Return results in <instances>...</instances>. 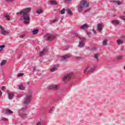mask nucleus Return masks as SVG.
Returning a JSON list of instances; mask_svg holds the SVG:
<instances>
[{"label": "nucleus", "mask_w": 125, "mask_h": 125, "mask_svg": "<svg viewBox=\"0 0 125 125\" xmlns=\"http://www.w3.org/2000/svg\"><path fill=\"white\" fill-rule=\"evenodd\" d=\"M30 10H31L30 8H26L22 10L20 12L21 15H22V18L24 19L23 23L25 25H28V24L30 23V20H31L30 15L29 14Z\"/></svg>", "instance_id": "obj_1"}, {"label": "nucleus", "mask_w": 125, "mask_h": 125, "mask_svg": "<svg viewBox=\"0 0 125 125\" xmlns=\"http://www.w3.org/2000/svg\"><path fill=\"white\" fill-rule=\"evenodd\" d=\"M77 7L79 12H82L83 9V7H85V8L89 7V2H87V0H82V1L80 2L79 6Z\"/></svg>", "instance_id": "obj_2"}, {"label": "nucleus", "mask_w": 125, "mask_h": 125, "mask_svg": "<svg viewBox=\"0 0 125 125\" xmlns=\"http://www.w3.org/2000/svg\"><path fill=\"white\" fill-rule=\"evenodd\" d=\"M33 94V91L29 90L28 92L25 94L24 98V105H26L25 107L28 106V104L31 102V98H32V95Z\"/></svg>", "instance_id": "obj_3"}, {"label": "nucleus", "mask_w": 125, "mask_h": 125, "mask_svg": "<svg viewBox=\"0 0 125 125\" xmlns=\"http://www.w3.org/2000/svg\"><path fill=\"white\" fill-rule=\"evenodd\" d=\"M88 68H89V66H87L85 68V69H84V71H83L84 74H85L86 75H87L88 74H91V73H93V71L95 69V67H93L91 68L89 70H88Z\"/></svg>", "instance_id": "obj_4"}, {"label": "nucleus", "mask_w": 125, "mask_h": 125, "mask_svg": "<svg viewBox=\"0 0 125 125\" xmlns=\"http://www.w3.org/2000/svg\"><path fill=\"white\" fill-rule=\"evenodd\" d=\"M26 110H27L26 108H22V109L20 110L19 115L22 118H26V117H27V114L25 113V112H26Z\"/></svg>", "instance_id": "obj_5"}, {"label": "nucleus", "mask_w": 125, "mask_h": 125, "mask_svg": "<svg viewBox=\"0 0 125 125\" xmlns=\"http://www.w3.org/2000/svg\"><path fill=\"white\" fill-rule=\"evenodd\" d=\"M79 39L80 40V42H79L78 47L82 48V47L84 46V42H85L86 39L84 38H81L80 37H79Z\"/></svg>", "instance_id": "obj_6"}, {"label": "nucleus", "mask_w": 125, "mask_h": 125, "mask_svg": "<svg viewBox=\"0 0 125 125\" xmlns=\"http://www.w3.org/2000/svg\"><path fill=\"white\" fill-rule=\"evenodd\" d=\"M71 78H72V73L66 74L64 76L63 81L65 82H68V81H70V80H71Z\"/></svg>", "instance_id": "obj_7"}, {"label": "nucleus", "mask_w": 125, "mask_h": 125, "mask_svg": "<svg viewBox=\"0 0 125 125\" xmlns=\"http://www.w3.org/2000/svg\"><path fill=\"white\" fill-rule=\"evenodd\" d=\"M46 37L47 38V41H48L49 42H51V41H53L55 38L54 36L50 34H47L46 35Z\"/></svg>", "instance_id": "obj_8"}, {"label": "nucleus", "mask_w": 125, "mask_h": 125, "mask_svg": "<svg viewBox=\"0 0 125 125\" xmlns=\"http://www.w3.org/2000/svg\"><path fill=\"white\" fill-rule=\"evenodd\" d=\"M0 29H1V31H2L1 34L3 35V36L8 34V32H7V31L5 30L4 27L1 25H0Z\"/></svg>", "instance_id": "obj_9"}, {"label": "nucleus", "mask_w": 125, "mask_h": 125, "mask_svg": "<svg viewBox=\"0 0 125 125\" xmlns=\"http://www.w3.org/2000/svg\"><path fill=\"white\" fill-rule=\"evenodd\" d=\"M59 88V85H50L49 86V89H54V90H57Z\"/></svg>", "instance_id": "obj_10"}, {"label": "nucleus", "mask_w": 125, "mask_h": 125, "mask_svg": "<svg viewBox=\"0 0 125 125\" xmlns=\"http://www.w3.org/2000/svg\"><path fill=\"white\" fill-rule=\"evenodd\" d=\"M48 52V49L44 48L42 51H41L40 53V56H43L45 54H46Z\"/></svg>", "instance_id": "obj_11"}, {"label": "nucleus", "mask_w": 125, "mask_h": 125, "mask_svg": "<svg viewBox=\"0 0 125 125\" xmlns=\"http://www.w3.org/2000/svg\"><path fill=\"white\" fill-rule=\"evenodd\" d=\"M103 28H104V25L103 23H98L97 24V30L99 31H102L103 30Z\"/></svg>", "instance_id": "obj_12"}, {"label": "nucleus", "mask_w": 125, "mask_h": 125, "mask_svg": "<svg viewBox=\"0 0 125 125\" xmlns=\"http://www.w3.org/2000/svg\"><path fill=\"white\" fill-rule=\"evenodd\" d=\"M4 112L6 115H11L13 113V111L8 108L4 110Z\"/></svg>", "instance_id": "obj_13"}, {"label": "nucleus", "mask_w": 125, "mask_h": 125, "mask_svg": "<svg viewBox=\"0 0 125 125\" xmlns=\"http://www.w3.org/2000/svg\"><path fill=\"white\" fill-rule=\"evenodd\" d=\"M72 57V55L71 54H66L64 56H62L61 58H63V59H67V58H71Z\"/></svg>", "instance_id": "obj_14"}, {"label": "nucleus", "mask_w": 125, "mask_h": 125, "mask_svg": "<svg viewBox=\"0 0 125 125\" xmlns=\"http://www.w3.org/2000/svg\"><path fill=\"white\" fill-rule=\"evenodd\" d=\"M111 23L113 24V25H120V21L118 20H113L111 21Z\"/></svg>", "instance_id": "obj_15"}, {"label": "nucleus", "mask_w": 125, "mask_h": 125, "mask_svg": "<svg viewBox=\"0 0 125 125\" xmlns=\"http://www.w3.org/2000/svg\"><path fill=\"white\" fill-rule=\"evenodd\" d=\"M88 27H89L88 24H84L81 27H80V29H81V30H83V29H87Z\"/></svg>", "instance_id": "obj_16"}, {"label": "nucleus", "mask_w": 125, "mask_h": 125, "mask_svg": "<svg viewBox=\"0 0 125 125\" xmlns=\"http://www.w3.org/2000/svg\"><path fill=\"white\" fill-rule=\"evenodd\" d=\"M8 97L9 98V99L11 100L12 99V98H13V97H14V94L13 93H8Z\"/></svg>", "instance_id": "obj_17"}, {"label": "nucleus", "mask_w": 125, "mask_h": 125, "mask_svg": "<svg viewBox=\"0 0 125 125\" xmlns=\"http://www.w3.org/2000/svg\"><path fill=\"white\" fill-rule=\"evenodd\" d=\"M57 67H58V65H54V67L51 69V72H54V71H56V70H57Z\"/></svg>", "instance_id": "obj_18"}, {"label": "nucleus", "mask_w": 125, "mask_h": 125, "mask_svg": "<svg viewBox=\"0 0 125 125\" xmlns=\"http://www.w3.org/2000/svg\"><path fill=\"white\" fill-rule=\"evenodd\" d=\"M66 11H67V14L70 16H72V15H73V12H72V11H71L70 9H66Z\"/></svg>", "instance_id": "obj_19"}, {"label": "nucleus", "mask_w": 125, "mask_h": 125, "mask_svg": "<svg viewBox=\"0 0 125 125\" xmlns=\"http://www.w3.org/2000/svg\"><path fill=\"white\" fill-rule=\"evenodd\" d=\"M4 17L6 18V19H7V20H8V21H10V17L9 16V15L5 14L4 15Z\"/></svg>", "instance_id": "obj_20"}, {"label": "nucleus", "mask_w": 125, "mask_h": 125, "mask_svg": "<svg viewBox=\"0 0 125 125\" xmlns=\"http://www.w3.org/2000/svg\"><path fill=\"white\" fill-rule=\"evenodd\" d=\"M32 33H33V35H37V34H38V33H39V29H34L32 31Z\"/></svg>", "instance_id": "obj_21"}, {"label": "nucleus", "mask_w": 125, "mask_h": 125, "mask_svg": "<svg viewBox=\"0 0 125 125\" xmlns=\"http://www.w3.org/2000/svg\"><path fill=\"white\" fill-rule=\"evenodd\" d=\"M25 87L23 85H20L19 86V89H20V90H25Z\"/></svg>", "instance_id": "obj_22"}, {"label": "nucleus", "mask_w": 125, "mask_h": 125, "mask_svg": "<svg viewBox=\"0 0 125 125\" xmlns=\"http://www.w3.org/2000/svg\"><path fill=\"white\" fill-rule=\"evenodd\" d=\"M50 3L51 5H57L58 4L56 1H51Z\"/></svg>", "instance_id": "obj_23"}, {"label": "nucleus", "mask_w": 125, "mask_h": 125, "mask_svg": "<svg viewBox=\"0 0 125 125\" xmlns=\"http://www.w3.org/2000/svg\"><path fill=\"white\" fill-rule=\"evenodd\" d=\"M5 63H6V61L3 60L0 63V66H4V65H5Z\"/></svg>", "instance_id": "obj_24"}, {"label": "nucleus", "mask_w": 125, "mask_h": 125, "mask_svg": "<svg viewBox=\"0 0 125 125\" xmlns=\"http://www.w3.org/2000/svg\"><path fill=\"white\" fill-rule=\"evenodd\" d=\"M103 45L104 46H105V45H107V40H104L103 42Z\"/></svg>", "instance_id": "obj_25"}, {"label": "nucleus", "mask_w": 125, "mask_h": 125, "mask_svg": "<svg viewBox=\"0 0 125 125\" xmlns=\"http://www.w3.org/2000/svg\"><path fill=\"white\" fill-rule=\"evenodd\" d=\"M118 44H119V45H120L121 44H123V41L120 40H117V42Z\"/></svg>", "instance_id": "obj_26"}, {"label": "nucleus", "mask_w": 125, "mask_h": 125, "mask_svg": "<svg viewBox=\"0 0 125 125\" xmlns=\"http://www.w3.org/2000/svg\"><path fill=\"white\" fill-rule=\"evenodd\" d=\"M36 13H37V14H41V13H42V10L40 9L37 10Z\"/></svg>", "instance_id": "obj_27"}, {"label": "nucleus", "mask_w": 125, "mask_h": 125, "mask_svg": "<svg viewBox=\"0 0 125 125\" xmlns=\"http://www.w3.org/2000/svg\"><path fill=\"white\" fill-rule=\"evenodd\" d=\"M66 10L65 9H62L61 11V14H65V11Z\"/></svg>", "instance_id": "obj_28"}, {"label": "nucleus", "mask_w": 125, "mask_h": 125, "mask_svg": "<svg viewBox=\"0 0 125 125\" xmlns=\"http://www.w3.org/2000/svg\"><path fill=\"white\" fill-rule=\"evenodd\" d=\"M58 20V19H56L53 21H51L50 22L51 23H55V22H57Z\"/></svg>", "instance_id": "obj_29"}, {"label": "nucleus", "mask_w": 125, "mask_h": 125, "mask_svg": "<svg viewBox=\"0 0 125 125\" xmlns=\"http://www.w3.org/2000/svg\"><path fill=\"white\" fill-rule=\"evenodd\" d=\"M123 59V56H119L117 57V60H122Z\"/></svg>", "instance_id": "obj_30"}, {"label": "nucleus", "mask_w": 125, "mask_h": 125, "mask_svg": "<svg viewBox=\"0 0 125 125\" xmlns=\"http://www.w3.org/2000/svg\"><path fill=\"white\" fill-rule=\"evenodd\" d=\"M94 58H95L97 60H98V54H95L94 55Z\"/></svg>", "instance_id": "obj_31"}, {"label": "nucleus", "mask_w": 125, "mask_h": 125, "mask_svg": "<svg viewBox=\"0 0 125 125\" xmlns=\"http://www.w3.org/2000/svg\"><path fill=\"white\" fill-rule=\"evenodd\" d=\"M116 3L118 4V5H121L122 3L121 2V1L117 0L116 1Z\"/></svg>", "instance_id": "obj_32"}, {"label": "nucleus", "mask_w": 125, "mask_h": 125, "mask_svg": "<svg viewBox=\"0 0 125 125\" xmlns=\"http://www.w3.org/2000/svg\"><path fill=\"white\" fill-rule=\"evenodd\" d=\"M86 34L89 38H90V35H91V33L86 31Z\"/></svg>", "instance_id": "obj_33"}, {"label": "nucleus", "mask_w": 125, "mask_h": 125, "mask_svg": "<svg viewBox=\"0 0 125 125\" xmlns=\"http://www.w3.org/2000/svg\"><path fill=\"white\" fill-rule=\"evenodd\" d=\"M23 75H24V73H19L18 74V77H21Z\"/></svg>", "instance_id": "obj_34"}, {"label": "nucleus", "mask_w": 125, "mask_h": 125, "mask_svg": "<svg viewBox=\"0 0 125 125\" xmlns=\"http://www.w3.org/2000/svg\"><path fill=\"white\" fill-rule=\"evenodd\" d=\"M78 33H73V37H78Z\"/></svg>", "instance_id": "obj_35"}, {"label": "nucleus", "mask_w": 125, "mask_h": 125, "mask_svg": "<svg viewBox=\"0 0 125 125\" xmlns=\"http://www.w3.org/2000/svg\"><path fill=\"white\" fill-rule=\"evenodd\" d=\"M89 10H90V8H89L86 10L84 11V13H86V12H88V11H89Z\"/></svg>", "instance_id": "obj_36"}, {"label": "nucleus", "mask_w": 125, "mask_h": 125, "mask_svg": "<svg viewBox=\"0 0 125 125\" xmlns=\"http://www.w3.org/2000/svg\"><path fill=\"white\" fill-rule=\"evenodd\" d=\"M25 34H22V35L20 36V38H24V37H25Z\"/></svg>", "instance_id": "obj_37"}, {"label": "nucleus", "mask_w": 125, "mask_h": 125, "mask_svg": "<svg viewBox=\"0 0 125 125\" xmlns=\"http://www.w3.org/2000/svg\"><path fill=\"white\" fill-rule=\"evenodd\" d=\"M110 2H112V3H115V2H117V1H116V0H111V1H110Z\"/></svg>", "instance_id": "obj_38"}, {"label": "nucleus", "mask_w": 125, "mask_h": 125, "mask_svg": "<svg viewBox=\"0 0 125 125\" xmlns=\"http://www.w3.org/2000/svg\"><path fill=\"white\" fill-rule=\"evenodd\" d=\"M5 46L4 45H0V48H1V49H2V48H4Z\"/></svg>", "instance_id": "obj_39"}, {"label": "nucleus", "mask_w": 125, "mask_h": 125, "mask_svg": "<svg viewBox=\"0 0 125 125\" xmlns=\"http://www.w3.org/2000/svg\"><path fill=\"white\" fill-rule=\"evenodd\" d=\"M53 111V107L49 111V113H51Z\"/></svg>", "instance_id": "obj_40"}, {"label": "nucleus", "mask_w": 125, "mask_h": 125, "mask_svg": "<svg viewBox=\"0 0 125 125\" xmlns=\"http://www.w3.org/2000/svg\"><path fill=\"white\" fill-rule=\"evenodd\" d=\"M1 89L2 90H3V89H5V87H4V86H2L1 87Z\"/></svg>", "instance_id": "obj_41"}, {"label": "nucleus", "mask_w": 125, "mask_h": 125, "mask_svg": "<svg viewBox=\"0 0 125 125\" xmlns=\"http://www.w3.org/2000/svg\"><path fill=\"white\" fill-rule=\"evenodd\" d=\"M37 125H42V123L41 122H38L37 124Z\"/></svg>", "instance_id": "obj_42"}, {"label": "nucleus", "mask_w": 125, "mask_h": 125, "mask_svg": "<svg viewBox=\"0 0 125 125\" xmlns=\"http://www.w3.org/2000/svg\"><path fill=\"white\" fill-rule=\"evenodd\" d=\"M5 1H6L7 2H9V1H11V0H5Z\"/></svg>", "instance_id": "obj_43"}, {"label": "nucleus", "mask_w": 125, "mask_h": 125, "mask_svg": "<svg viewBox=\"0 0 125 125\" xmlns=\"http://www.w3.org/2000/svg\"><path fill=\"white\" fill-rule=\"evenodd\" d=\"M1 95H2V92L0 90V96H1Z\"/></svg>", "instance_id": "obj_44"}, {"label": "nucleus", "mask_w": 125, "mask_h": 125, "mask_svg": "<svg viewBox=\"0 0 125 125\" xmlns=\"http://www.w3.org/2000/svg\"><path fill=\"white\" fill-rule=\"evenodd\" d=\"M90 50H95V48H91Z\"/></svg>", "instance_id": "obj_45"}, {"label": "nucleus", "mask_w": 125, "mask_h": 125, "mask_svg": "<svg viewBox=\"0 0 125 125\" xmlns=\"http://www.w3.org/2000/svg\"><path fill=\"white\" fill-rule=\"evenodd\" d=\"M93 32L95 34L96 33V31L94 30V29H93Z\"/></svg>", "instance_id": "obj_46"}, {"label": "nucleus", "mask_w": 125, "mask_h": 125, "mask_svg": "<svg viewBox=\"0 0 125 125\" xmlns=\"http://www.w3.org/2000/svg\"><path fill=\"white\" fill-rule=\"evenodd\" d=\"M6 120V118H4V119H2L1 120L2 121H5Z\"/></svg>", "instance_id": "obj_47"}, {"label": "nucleus", "mask_w": 125, "mask_h": 125, "mask_svg": "<svg viewBox=\"0 0 125 125\" xmlns=\"http://www.w3.org/2000/svg\"><path fill=\"white\" fill-rule=\"evenodd\" d=\"M75 59H80V58H79V57H75Z\"/></svg>", "instance_id": "obj_48"}, {"label": "nucleus", "mask_w": 125, "mask_h": 125, "mask_svg": "<svg viewBox=\"0 0 125 125\" xmlns=\"http://www.w3.org/2000/svg\"><path fill=\"white\" fill-rule=\"evenodd\" d=\"M33 70L34 71H35L36 70V66H35L34 68H33Z\"/></svg>", "instance_id": "obj_49"}, {"label": "nucleus", "mask_w": 125, "mask_h": 125, "mask_svg": "<svg viewBox=\"0 0 125 125\" xmlns=\"http://www.w3.org/2000/svg\"><path fill=\"white\" fill-rule=\"evenodd\" d=\"M64 1H66V0H68V1H70L71 0H63Z\"/></svg>", "instance_id": "obj_50"}, {"label": "nucleus", "mask_w": 125, "mask_h": 125, "mask_svg": "<svg viewBox=\"0 0 125 125\" xmlns=\"http://www.w3.org/2000/svg\"><path fill=\"white\" fill-rule=\"evenodd\" d=\"M122 38H123V39H125V36H123Z\"/></svg>", "instance_id": "obj_51"}, {"label": "nucleus", "mask_w": 125, "mask_h": 125, "mask_svg": "<svg viewBox=\"0 0 125 125\" xmlns=\"http://www.w3.org/2000/svg\"><path fill=\"white\" fill-rule=\"evenodd\" d=\"M0 51H1V49L0 50Z\"/></svg>", "instance_id": "obj_52"}, {"label": "nucleus", "mask_w": 125, "mask_h": 125, "mask_svg": "<svg viewBox=\"0 0 125 125\" xmlns=\"http://www.w3.org/2000/svg\"><path fill=\"white\" fill-rule=\"evenodd\" d=\"M124 69H125V66H124Z\"/></svg>", "instance_id": "obj_53"}]
</instances>
